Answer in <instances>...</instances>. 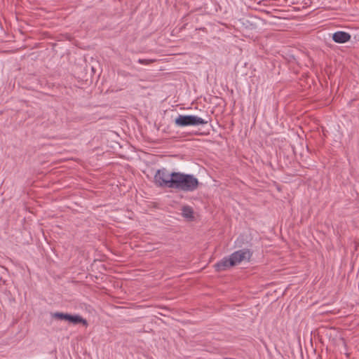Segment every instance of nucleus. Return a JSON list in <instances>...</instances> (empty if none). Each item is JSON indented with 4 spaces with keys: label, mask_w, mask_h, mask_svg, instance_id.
<instances>
[{
    "label": "nucleus",
    "mask_w": 359,
    "mask_h": 359,
    "mask_svg": "<svg viewBox=\"0 0 359 359\" xmlns=\"http://www.w3.org/2000/svg\"><path fill=\"white\" fill-rule=\"evenodd\" d=\"M351 39V35L348 32L338 31L332 34V40L338 43H344Z\"/></svg>",
    "instance_id": "nucleus-5"
},
{
    "label": "nucleus",
    "mask_w": 359,
    "mask_h": 359,
    "mask_svg": "<svg viewBox=\"0 0 359 359\" xmlns=\"http://www.w3.org/2000/svg\"><path fill=\"white\" fill-rule=\"evenodd\" d=\"M182 216L188 220H193L194 218L193 208L189 205L183 206L182 208Z\"/></svg>",
    "instance_id": "nucleus-8"
},
{
    "label": "nucleus",
    "mask_w": 359,
    "mask_h": 359,
    "mask_svg": "<svg viewBox=\"0 0 359 359\" xmlns=\"http://www.w3.org/2000/svg\"><path fill=\"white\" fill-rule=\"evenodd\" d=\"M69 323L73 325H77L81 323L85 327H88V323L87 320L83 318L80 315H72L70 314L69 318Z\"/></svg>",
    "instance_id": "nucleus-7"
},
{
    "label": "nucleus",
    "mask_w": 359,
    "mask_h": 359,
    "mask_svg": "<svg viewBox=\"0 0 359 359\" xmlns=\"http://www.w3.org/2000/svg\"><path fill=\"white\" fill-rule=\"evenodd\" d=\"M155 60H149V59H139L138 60V63L141 64V65H148L152 62H154Z\"/></svg>",
    "instance_id": "nucleus-10"
},
{
    "label": "nucleus",
    "mask_w": 359,
    "mask_h": 359,
    "mask_svg": "<svg viewBox=\"0 0 359 359\" xmlns=\"http://www.w3.org/2000/svg\"><path fill=\"white\" fill-rule=\"evenodd\" d=\"M251 255L252 252L248 249L237 250L230 255L231 259L230 264H233V266L237 265L244 260H249Z\"/></svg>",
    "instance_id": "nucleus-4"
},
{
    "label": "nucleus",
    "mask_w": 359,
    "mask_h": 359,
    "mask_svg": "<svg viewBox=\"0 0 359 359\" xmlns=\"http://www.w3.org/2000/svg\"><path fill=\"white\" fill-rule=\"evenodd\" d=\"M175 172H170L165 168L158 170L154 177V184L158 187L172 189Z\"/></svg>",
    "instance_id": "nucleus-2"
},
{
    "label": "nucleus",
    "mask_w": 359,
    "mask_h": 359,
    "mask_svg": "<svg viewBox=\"0 0 359 359\" xmlns=\"http://www.w3.org/2000/svg\"><path fill=\"white\" fill-rule=\"evenodd\" d=\"M208 122L207 120L195 115H179L175 120V125L180 127L205 125Z\"/></svg>",
    "instance_id": "nucleus-3"
},
{
    "label": "nucleus",
    "mask_w": 359,
    "mask_h": 359,
    "mask_svg": "<svg viewBox=\"0 0 359 359\" xmlns=\"http://www.w3.org/2000/svg\"><path fill=\"white\" fill-rule=\"evenodd\" d=\"M230 262H231L230 256L225 257L215 264V269L217 271H225L228 268L233 266V264H230Z\"/></svg>",
    "instance_id": "nucleus-6"
},
{
    "label": "nucleus",
    "mask_w": 359,
    "mask_h": 359,
    "mask_svg": "<svg viewBox=\"0 0 359 359\" xmlns=\"http://www.w3.org/2000/svg\"><path fill=\"white\" fill-rule=\"evenodd\" d=\"M69 313H65L62 312H55L51 313V317L53 318L61 320H66L69 322Z\"/></svg>",
    "instance_id": "nucleus-9"
},
{
    "label": "nucleus",
    "mask_w": 359,
    "mask_h": 359,
    "mask_svg": "<svg viewBox=\"0 0 359 359\" xmlns=\"http://www.w3.org/2000/svg\"><path fill=\"white\" fill-rule=\"evenodd\" d=\"M174 182L172 189L192 192L196 190L199 185L198 180L191 174H185L180 172H175Z\"/></svg>",
    "instance_id": "nucleus-1"
}]
</instances>
